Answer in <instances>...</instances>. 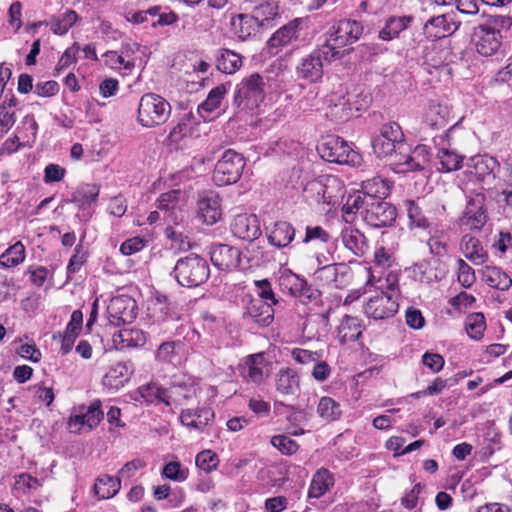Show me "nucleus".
Segmentation results:
<instances>
[{
	"label": "nucleus",
	"mask_w": 512,
	"mask_h": 512,
	"mask_svg": "<svg viewBox=\"0 0 512 512\" xmlns=\"http://www.w3.org/2000/svg\"><path fill=\"white\" fill-rule=\"evenodd\" d=\"M38 124L32 114H27L23 117L20 124L17 126L16 131L22 135L27 143H34L37 136Z\"/></svg>",
	"instance_id": "obj_54"
},
{
	"label": "nucleus",
	"mask_w": 512,
	"mask_h": 512,
	"mask_svg": "<svg viewBox=\"0 0 512 512\" xmlns=\"http://www.w3.org/2000/svg\"><path fill=\"white\" fill-rule=\"evenodd\" d=\"M217 464V455L210 450L202 451L196 456L197 467L205 472L213 471L216 469Z\"/></svg>",
	"instance_id": "obj_61"
},
{
	"label": "nucleus",
	"mask_w": 512,
	"mask_h": 512,
	"mask_svg": "<svg viewBox=\"0 0 512 512\" xmlns=\"http://www.w3.org/2000/svg\"><path fill=\"white\" fill-rule=\"evenodd\" d=\"M265 366L264 355L253 354L246 358L242 367V375L248 381L260 384L264 379L263 368Z\"/></svg>",
	"instance_id": "obj_36"
},
{
	"label": "nucleus",
	"mask_w": 512,
	"mask_h": 512,
	"mask_svg": "<svg viewBox=\"0 0 512 512\" xmlns=\"http://www.w3.org/2000/svg\"><path fill=\"white\" fill-rule=\"evenodd\" d=\"M343 245L355 256L361 257L369 249L365 235L358 229L346 228L341 234Z\"/></svg>",
	"instance_id": "obj_34"
},
{
	"label": "nucleus",
	"mask_w": 512,
	"mask_h": 512,
	"mask_svg": "<svg viewBox=\"0 0 512 512\" xmlns=\"http://www.w3.org/2000/svg\"><path fill=\"white\" fill-rule=\"evenodd\" d=\"M412 21L411 16H392L386 20L384 28L379 32V38L382 40H392L397 37L401 31L405 30Z\"/></svg>",
	"instance_id": "obj_43"
},
{
	"label": "nucleus",
	"mask_w": 512,
	"mask_h": 512,
	"mask_svg": "<svg viewBox=\"0 0 512 512\" xmlns=\"http://www.w3.org/2000/svg\"><path fill=\"white\" fill-rule=\"evenodd\" d=\"M242 66V56L230 49H219L216 54V67L226 74H234Z\"/></svg>",
	"instance_id": "obj_37"
},
{
	"label": "nucleus",
	"mask_w": 512,
	"mask_h": 512,
	"mask_svg": "<svg viewBox=\"0 0 512 512\" xmlns=\"http://www.w3.org/2000/svg\"><path fill=\"white\" fill-rule=\"evenodd\" d=\"M258 24L260 23L254 15H238L237 18L232 20L234 33L242 41H245L255 33Z\"/></svg>",
	"instance_id": "obj_46"
},
{
	"label": "nucleus",
	"mask_w": 512,
	"mask_h": 512,
	"mask_svg": "<svg viewBox=\"0 0 512 512\" xmlns=\"http://www.w3.org/2000/svg\"><path fill=\"white\" fill-rule=\"evenodd\" d=\"M407 213L411 224L415 227L427 229L430 226L428 219L423 215V212L414 201L407 202Z\"/></svg>",
	"instance_id": "obj_59"
},
{
	"label": "nucleus",
	"mask_w": 512,
	"mask_h": 512,
	"mask_svg": "<svg viewBox=\"0 0 512 512\" xmlns=\"http://www.w3.org/2000/svg\"><path fill=\"white\" fill-rule=\"evenodd\" d=\"M213 418V410L204 407L196 410L185 409L180 414V421L183 425L198 431H203Z\"/></svg>",
	"instance_id": "obj_30"
},
{
	"label": "nucleus",
	"mask_w": 512,
	"mask_h": 512,
	"mask_svg": "<svg viewBox=\"0 0 512 512\" xmlns=\"http://www.w3.org/2000/svg\"><path fill=\"white\" fill-rule=\"evenodd\" d=\"M278 14V5L271 1L261 3L256 6L254 10V16L260 24H263L264 21L274 19Z\"/></svg>",
	"instance_id": "obj_58"
},
{
	"label": "nucleus",
	"mask_w": 512,
	"mask_h": 512,
	"mask_svg": "<svg viewBox=\"0 0 512 512\" xmlns=\"http://www.w3.org/2000/svg\"><path fill=\"white\" fill-rule=\"evenodd\" d=\"M303 193L308 201L323 204V176L308 181L303 188Z\"/></svg>",
	"instance_id": "obj_56"
},
{
	"label": "nucleus",
	"mask_w": 512,
	"mask_h": 512,
	"mask_svg": "<svg viewBox=\"0 0 512 512\" xmlns=\"http://www.w3.org/2000/svg\"><path fill=\"white\" fill-rule=\"evenodd\" d=\"M171 111L172 107L164 97L148 92L139 100L136 120L144 128H156L168 121Z\"/></svg>",
	"instance_id": "obj_3"
},
{
	"label": "nucleus",
	"mask_w": 512,
	"mask_h": 512,
	"mask_svg": "<svg viewBox=\"0 0 512 512\" xmlns=\"http://www.w3.org/2000/svg\"><path fill=\"white\" fill-rule=\"evenodd\" d=\"M83 322V315L80 310L72 312L71 319L67 324L66 330L62 337L61 351L63 354H68L77 338Z\"/></svg>",
	"instance_id": "obj_39"
},
{
	"label": "nucleus",
	"mask_w": 512,
	"mask_h": 512,
	"mask_svg": "<svg viewBox=\"0 0 512 512\" xmlns=\"http://www.w3.org/2000/svg\"><path fill=\"white\" fill-rule=\"evenodd\" d=\"M333 476L327 469L318 470L311 481L308 496L310 498H320L333 485Z\"/></svg>",
	"instance_id": "obj_42"
},
{
	"label": "nucleus",
	"mask_w": 512,
	"mask_h": 512,
	"mask_svg": "<svg viewBox=\"0 0 512 512\" xmlns=\"http://www.w3.org/2000/svg\"><path fill=\"white\" fill-rule=\"evenodd\" d=\"M146 246V241L141 237H132L125 240L120 246V252L124 256H130L140 252Z\"/></svg>",
	"instance_id": "obj_64"
},
{
	"label": "nucleus",
	"mask_w": 512,
	"mask_h": 512,
	"mask_svg": "<svg viewBox=\"0 0 512 512\" xmlns=\"http://www.w3.org/2000/svg\"><path fill=\"white\" fill-rule=\"evenodd\" d=\"M162 474L170 480L182 482L188 477V469L183 468L178 461H171L164 466Z\"/></svg>",
	"instance_id": "obj_57"
},
{
	"label": "nucleus",
	"mask_w": 512,
	"mask_h": 512,
	"mask_svg": "<svg viewBox=\"0 0 512 512\" xmlns=\"http://www.w3.org/2000/svg\"><path fill=\"white\" fill-rule=\"evenodd\" d=\"M107 313L112 325L129 324L137 316V305L135 300L128 296L114 297L107 307Z\"/></svg>",
	"instance_id": "obj_14"
},
{
	"label": "nucleus",
	"mask_w": 512,
	"mask_h": 512,
	"mask_svg": "<svg viewBox=\"0 0 512 512\" xmlns=\"http://www.w3.org/2000/svg\"><path fill=\"white\" fill-rule=\"evenodd\" d=\"M460 22L452 14H442L430 18L423 27L424 34L431 39H440L453 34Z\"/></svg>",
	"instance_id": "obj_20"
},
{
	"label": "nucleus",
	"mask_w": 512,
	"mask_h": 512,
	"mask_svg": "<svg viewBox=\"0 0 512 512\" xmlns=\"http://www.w3.org/2000/svg\"><path fill=\"white\" fill-rule=\"evenodd\" d=\"M364 210L361 212L363 220L371 227L382 228L392 225L395 221L396 208L381 199L368 198Z\"/></svg>",
	"instance_id": "obj_11"
},
{
	"label": "nucleus",
	"mask_w": 512,
	"mask_h": 512,
	"mask_svg": "<svg viewBox=\"0 0 512 512\" xmlns=\"http://www.w3.org/2000/svg\"><path fill=\"white\" fill-rule=\"evenodd\" d=\"M244 167V157L232 149H227L214 168L213 182L217 186L236 183L241 177Z\"/></svg>",
	"instance_id": "obj_7"
},
{
	"label": "nucleus",
	"mask_w": 512,
	"mask_h": 512,
	"mask_svg": "<svg viewBox=\"0 0 512 512\" xmlns=\"http://www.w3.org/2000/svg\"><path fill=\"white\" fill-rule=\"evenodd\" d=\"M365 198H376L384 200L390 192L387 182L379 177H374L363 181L362 191H360Z\"/></svg>",
	"instance_id": "obj_47"
},
{
	"label": "nucleus",
	"mask_w": 512,
	"mask_h": 512,
	"mask_svg": "<svg viewBox=\"0 0 512 512\" xmlns=\"http://www.w3.org/2000/svg\"><path fill=\"white\" fill-rule=\"evenodd\" d=\"M233 235L239 239L253 241L261 235L260 224L255 215H237L231 225Z\"/></svg>",
	"instance_id": "obj_21"
},
{
	"label": "nucleus",
	"mask_w": 512,
	"mask_h": 512,
	"mask_svg": "<svg viewBox=\"0 0 512 512\" xmlns=\"http://www.w3.org/2000/svg\"><path fill=\"white\" fill-rule=\"evenodd\" d=\"M403 161L397 162L399 173L419 171L425 168L429 162V153L426 146H417L410 154L403 156Z\"/></svg>",
	"instance_id": "obj_33"
},
{
	"label": "nucleus",
	"mask_w": 512,
	"mask_h": 512,
	"mask_svg": "<svg viewBox=\"0 0 512 512\" xmlns=\"http://www.w3.org/2000/svg\"><path fill=\"white\" fill-rule=\"evenodd\" d=\"M363 332V326L357 317L344 315L336 328V337L341 344L358 340Z\"/></svg>",
	"instance_id": "obj_29"
},
{
	"label": "nucleus",
	"mask_w": 512,
	"mask_h": 512,
	"mask_svg": "<svg viewBox=\"0 0 512 512\" xmlns=\"http://www.w3.org/2000/svg\"><path fill=\"white\" fill-rule=\"evenodd\" d=\"M451 118L448 106L440 103H431L424 114V123L433 130L445 128Z\"/></svg>",
	"instance_id": "obj_32"
},
{
	"label": "nucleus",
	"mask_w": 512,
	"mask_h": 512,
	"mask_svg": "<svg viewBox=\"0 0 512 512\" xmlns=\"http://www.w3.org/2000/svg\"><path fill=\"white\" fill-rule=\"evenodd\" d=\"M100 188L96 184H82L72 194V202L79 207L89 206L98 199Z\"/></svg>",
	"instance_id": "obj_48"
},
{
	"label": "nucleus",
	"mask_w": 512,
	"mask_h": 512,
	"mask_svg": "<svg viewBox=\"0 0 512 512\" xmlns=\"http://www.w3.org/2000/svg\"><path fill=\"white\" fill-rule=\"evenodd\" d=\"M457 267L458 281L465 288L471 287L476 280L474 270L463 259L457 260Z\"/></svg>",
	"instance_id": "obj_62"
},
{
	"label": "nucleus",
	"mask_w": 512,
	"mask_h": 512,
	"mask_svg": "<svg viewBox=\"0 0 512 512\" xmlns=\"http://www.w3.org/2000/svg\"><path fill=\"white\" fill-rule=\"evenodd\" d=\"M363 30V25L356 20H340L336 25L329 29L326 42L323 45L327 47V49L331 50V52L340 51V48L358 41Z\"/></svg>",
	"instance_id": "obj_8"
},
{
	"label": "nucleus",
	"mask_w": 512,
	"mask_h": 512,
	"mask_svg": "<svg viewBox=\"0 0 512 512\" xmlns=\"http://www.w3.org/2000/svg\"><path fill=\"white\" fill-rule=\"evenodd\" d=\"M264 86L263 77L258 73L243 78L236 87L233 104L237 107L244 105L249 109L257 107L265 97Z\"/></svg>",
	"instance_id": "obj_9"
},
{
	"label": "nucleus",
	"mask_w": 512,
	"mask_h": 512,
	"mask_svg": "<svg viewBox=\"0 0 512 512\" xmlns=\"http://www.w3.org/2000/svg\"><path fill=\"white\" fill-rule=\"evenodd\" d=\"M179 190H172L160 195L157 200V209L164 213V219L177 223Z\"/></svg>",
	"instance_id": "obj_38"
},
{
	"label": "nucleus",
	"mask_w": 512,
	"mask_h": 512,
	"mask_svg": "<svg viewBox=\"0 0 512 512\" xmlns=\"http://www.w3.org/2000/svg\"><path fill=\"white\" fill-rule=\"evenodd\" d=\"M227 93L225 84H220L210 90L206 100L199 106L198 111L211 113L220 107V104Z\"/></svg>",
	"instance_id": "obj_53"
},
{
	"label": "nucleus",
	"mask_w": 512,
	"mask_h": 512,
	"mask_svg": "<svg viewBox=\"0 0 512 512\" xmlns=\"http://www.w3.org/2000/svg\"><path fill=\"white\" fill-rule=\"evenodd\" d=\"M222 215L221 198L214 191H204L198 198V216L207 225H213Z\"/></svg>",
	"instance_id": "obj_19"
},
{
	"label": "nucleus",
	"mask_w": 512,
	"mask_h": 512,
	"mask_svg": "<svg viewBox=\"0 0 512 512\" xmlns=\"http://www.w3.org/2000/svg\"><path fill=\"white\" fill-rule=\"evenodd\" d=\"M274 385L281 396H295L300 391V376L293 368H282L274 376Z\"/></svg>",
	"instance_id": "obj_24"
},
{
	"label": "nucleus",
	"mask_w": 512,
	"mask_h": 512,
	"mask_svg": "<svg viewBox=\"0 0 512 512\" xmlns=\"http://www.w3.org/2000/svg\"><path fill=\"white\" fill-rule=\"evenodd\" d=\"M499 168L496 158L488 155H479L470 159L467 172L480 182L495 178V171Z\"/></svg>",
	"instance_id": "obj_23"
},
{
	"label": "nucleus",
	"mask_w": 512,
	"mask_h": 512,
	"mask_svg": "<svg viewBox=\"0 0 512 512\" xmlns=\"http://www.w3.org/2000/svg\"><path fill=\"white\" fill-rule=\"evenodd\" d=\"M241 251L228 244H213L210 247L212 264L223 271L234 270L241 265Z\"/></svg>",
	"instance_id": "obj_16"
},
{
	"label": "nucleus",
	"mask_w": 512,
	"mask_h": 512,
	"mask_svg": "<svg viewBox=\"0 0 512 512\" xmlns=\"http://www.w3.org/2000/svg\"><path fill=\"white\" fill-rule=\"evenodd\" d=\"M340 51L327 49L324 45L313 50L310 54L302 57L296 66V75L308 83H317L321 81L324 75V60L331 61L341 58Z\"/></svg>",
	"instance_id": "obj_5"
},
{
	"label": "nucleus",
	"mask_w": 512,
	"mask_h": 512,
	"mask_svg": "<svg viewBox=\"0 0 512 512\" xmlns=\"http://www.w3.org/2000/svg\"><path fill=\"white\" fill-rule=\"evenodd\" d=\"M460 249L464 256L474 265H482L488 260V253L479 239L471 234H464L460 242Z\"/></svg>",
	"instance_id": "obj_27"
},
{
	"label": "nucleus",
	"mask_w": 512,
	"mask_h": 512,
	"mask_svg": "<svg viewBox=\"0 0 512 512\" xmlns=\"http://www.w3.org/2000/svg\"><path fill=\"white\" fill-rule=\"evenodd\" d=\"M487 221L486 196L483 193L470 195L462 216L459 218L460 226L480 231Z\"/></svg>",
	"instance_id": "obj_12"
},
{
	"label": "nucleus",
	"mask_w": 512,
	"mask_h": 512,
	"mask_svg": "<svg viewBox=\"0 0 512 512\" xmlns=\"http://www.w3.org/2000/svg\"><path fill=\"white\" fill-rule=\"evenodd\" d=\"M317 413L325 421H335L341 416L339 403L330 397H322L317 406Z\"/></svg>",
	"instance_id": "obj_52"
},
{
	"label": "nucleus",
	"mask_w": 512,
	"mask_h": 512,
	"mask_svg": "<svg viewBox=\"0 0 512 512\" xmlns=\"http://www.w3.org/2000/svg\"><path fill=\"white\" fill-rule=\"evenodd\" d=\"M460 129L459 122H456L445 132L444 135L434 137V143L439 147L437 157L439 159L442 172H451L459 170L462 167L463 156L456 153L454 150L445 147V142L450 145L453 133Z\"/></svg>",
	"instance_id": "obj_13"
},
{
	"label": "nucleus",
	"mask_w": 512,
	"mask_h": 512,
	"mask_svg": "<svg viewBox=\"0 0 512 512\" xmlns=\"http://www.w3.org/2000/svg\"><path fill=\"white\" fill-rule=\"evenodd\" d=\"M103 415L101 403L99 400H96L88 407H79L77 412L70 417L69 426L71 428L77 427L78 429L82 426H87L89 429H92L99 424Z\"/></svg>",
	"instance_id": "obj_22"
},
{
	"label": "nucleus",
	"mask_w": 512,
	"mask_h": 512,
	"mask_svg": "<svg viewBox=\"0 0 512 512\" xmlns=\"http://www.w3.org/2000/svg\"><path fill=\"white\" fill-rule=\"evenodd\" d=\"M177 343L174 341L163 342L156 351V360L163 363H173L175 360Z\"/></svg>",
	"instance_id": "obj_63"
},
{
	"label": "nucleus",
	"mask_w": 512,
	"mask_h": 512,
	"mask_svg": "<svg viewBox=\"0 0 512 512\" xmlns=\"http://www.w3.org/2000/svg\"><path fill=\"white\" fill-rule=\"evenodd\" d=\"M172 275L183 287H198L208 280L210 268L206 259L191 253L177 260Z\"/></svg>",
	"instance_id": "obj_4"
},
{
	"label": "nucleus",
	"mask_w": 512,
	"mask_h": 512,
	"mask_svg": "<svg viewBox=\"0 0 512 512\" xmlns=\"http://www.w3.org/2000/svg\"><path fill=\"white\" fill-rule=\"evenodd\" d=\"M512 26V18L506 15H492L474 28L472 42L478 54L492 56L502 45L503 32Z\"/></svg>",
	"instance_id": "obj_2"
},
{
	"label": "nucleus",
	"mask_w": 512,
	"mask_h": 512,
	"mask_svg": "<svg viewBox=\"0 0 512 512\" xmlns=\"http://www.w3.org/2000/svg\"><path fill=\"white\" fill-rule=\"evenodd\" d=\"M344 184L334 175L323 176V204L336 205L344 196Z\"/></svg>",
	"instance_id": "obj_35"
},
{
	"label": "nucleus",
	"mask_w": 512,
	"mask_h": 512,
	"mask_svg": "<svg viewBox=\"0 0 512 512\" xmlns=\"http://www.w3.org/2000/svg\"><path fill=\"white\" fill-rule=\"evenodd\" d=\"M273 316L272 305L263 299L252 298L246 306V317L261 326H268L273 321Z\"/></svg>",
	"instance_id": "obj_28"
},
{
	"label": "nucleus",
	"mask_w": 512,
	"mask_h": 512,
	"mask_svg": "<svg viewBox=\"0 0 512 512\" xmlns=\"http://www.w3.org/2000/svg\"><path fill=\"white\" fill-rule=\"evenodd\" d=\"M349 268L344 263L318 267L313 273L315 282L322 287L340 289L346 285Z\"/></svg>",
	"instance_id": "obj_15"
},
{
	"label": "nucleus",
	"mask_w": 512,
	"mask_h": 512,
	"mask_svg": "<svg viewBox=\"0 0 512 512\" xmlns=\"http://www.w3.org/2000/svg\"><path fill=\"white\" fill-rule=\"evenodd\" d=\"M78 20V14L72 9L66 10L63 14L51 20V30L57 35L66 34Z\"/></svg>",
	"instance_id": "obj_51"
},
{
	"label": "nucleus",
	"mask_w": 512,
	"mask_h": 512,
	"mask_svg": "<svg viewBox=\"0 0 512 512\" xmlns=\"http://www.w3.org/2000/svg\"><path fill=\"white\" fill-rule=\"evenodd\" d=\"M146 343V335L140 329H122L112 336V344L116 350L139 348Z\"/></svg>",
	"instance_id": "obj_26"
},
{
	"label": "nucleus",
	"mask_w": 512,
	"mask_h": 512,
	"mask_svg": "<svg viewBox=\"0 0 512 512\" xmlns=\"http://www.w3.org/2000/svg\"><path fill=\"white\" fill-rule=\"evenodd\" d=\"M368 198H365L360 191L354 193L353 195H349L345 204L342 207L343 217L346 222H352L354 216L357 213H360L364 210L368 202Z\"/></svg>",
	"instance_id": "obj_49"
},
{
	"label": "nucleus",
	"mask_w": 512,
	"mask_h": 512,
	"mask_svg": "<svg viewBox=\"0 0 512 512\" xmlns=\"http://www.w3.org/2000/svg\"><path fill=\"white\" fill-rule=\"evenodd\" d=\"M17 100L14 95L7 96L0 104V133H7L16 122Z\"/></svg>",
	"instance_id": "obj_41"
},
{
	"label": "nucleus",
	"mask_w": 512,
	"mask_h": 512,
	"mask_svg": "<svg viewBox=\"0 0 512 512\" xmlns=\"http://www.w3.org/2000/svg\"><path fill=\"white\" fill-rule=\"evenodd\" d=\"M120 479L109 475H101L97 478L93 490L99 499H109L120 490Z\"/></svg>",
	"instance_id": "obj_40"
},
{
	"label": "nucleus",
	"mask_w": 512,
	"mask_h": 512,
	"mask_svg": "<svg viewBox=\"0 0 512 512\" xmlns=\"http://www.w3.org/2000/svg\"><path fill=\"white\" fill-rule=\"evenodd\" d=\"M321 157L331 163L354 164L358 155L341 137L327 136L318 147Z\"/></svg>",
	"instance_id": "obj_10"
},
{
	"label": "nucleus",
	"mask_w": 512,
	"mask_h": 512,
	"mask_svg": "<svg viewBox=\"0 0 512 512\" xmlns=\"http://www.w3.org/2000/svg\"><path fill=\"white\" fill-rule=\"evenodd\" d=\"M25 260V247L22 242L18 241L0 256V265L10 268L15 267Z\"/></svg>",
	"instance_id": "obj_50"
},
{
	"label": "nucleus",
	"mask_w": 512,
	"mask_h": 512,
	"mask_svg": "<svg viewBox=\"0 0 512 512\" xmlns=\"http://www.w3.org/2000/svg\"><path fill=\"white\" fill-rule=\"evenodd\" d=\"M298 22L297 20L291 21L283 27L279 28L269 39L268 44L270 48H280L286 46L297 37Z\"/></svg>",
	"instance_id": "obj_44"
},
{
	"label": "nucleus",
	"mask_w": 512,
	"mask_h": 512,
	"mask_svg": "<svg viewBox=\"0 0 512 512\" xmlns=\"http://www.w3.org/2000/svg\"><path fill=\"white\" fill-rule=\"evenodd\" d=\"M294 237L295 229L286 221H277L268 229V241L277 248L287 247Z\"/></svg>",
	"instance_id": "obj_31"
},
{
	"label": "nucleus",
	"mask_w": 512,
	"mask_h": 512,
	"mask_svg": "<svg viewBox=\"0 0 512 512\" xmlns=\"http://www.w3.org/2000/svg\"><path fill=\"white\" fill-rule=\"evenodd\" d=\"M142 398L150 403H163L167 407L186 405L197 396L194 381L186 375H174L167 387L150 383L139 387Z\"/></svg>",
	"instance_id": "obj_1"
},
{
	"label": "nucleus",
	"mask_w": 512,
	"mask_h": 512,
	"mask_svg": "<svg viewBox=\"0 0 512 512\" xmlns=\"http://www.w3.org/2000/svg\"><path fill=\"white\" fill-rule=\"evenodd\" d=\"M132 370L127 363L112 365L102 378V385L110 392L118 391L130 379Z\"/></svg>",
	"instance_id": "obj_25"
},
{
	"label": "nucleus",
	"mask_w": 512,
	"mask_h": 512,
	"mask_svg": "<svg viewBox=\"0 0 512 512\" xmlns=\"http://www.w3.org/2000/svg\"><path fill=\"white\" fill-rule=\"evenodd\" d=\"M398 310V303L392 295L379 293L367 301L365 314L374 320H383L392 317Z\"/></svg>",
	"instance_id": "obj_17"
},
{
	"label": "nucleus",
	"mask_w": 512,
	"mask_h": 512,
	"mask_svg": "<svg viewBox=\"0 0 512 512\" xmlns=\"http://www.w3.org/2000/svg\"><path fill=\"white\" fill-rule=\"evenodd\" d=\"M271 444L277 448L282 454L292 455L299 446L293 439L285 435H275L271 438Z\"/></svg>",
	"instance_id": "obj_60"
},
{
	"label": "nucleus",
	"mask_w": 512,
	"mask_h": 512,
	"mask_svg": "<svg viewBox=\"0 0 512 512\" xmlns=\"http://www.w3.org/2000/svg\"><path fill=\"white\" fill-rule=\"evenodd\" d=\"M404 133L396 122H388L382 125L380 133L372 138L373 152L378 158L388 156L397 157V151L402 153L406 149Z\"/></svg>",
	"instance_id": "obj_6"
},
{
	"label": "nucleus",
	"mask_w": 512,
	"mask_h": 512,
	"mask_svg": "<svg viewBox=\"0 0 512 512\" xmlns=\"http://www.w3.org/2000/svg\"><path fill=\"white\" fill-rule=\"evenodd\" d=\"M279 286L283 292L299 298L301 301L312 300L315 298L312 289L308 286L305 279L299 277L292 271L285 269L280 273Z\"/></svg>",
	"instance_id": "obj_18"
},
{
	"label": "nucleus",
	"mask_w": 512,
	"mask_h": 512,
	"mask_svg": "<svg viewBox=\"0 0 512 512\" xmlns=\"http://www.w3.org/2000/svg\"><path fill=\"white\" fill-rule=\"evenodd\" d=\"M483 280L492 288L507 290L512 285V279L508 274L495 266H487L483 271Z\"/></svg>",
	"instance_id": "obj_45"
},
{
	"label": "nucleus",
	"mask_w": 512,
	"mask_h": 512,
	"mask_svg": "<svg viewBox=\"0 0 512 512\" xmlns=\"http://www.w3.org/2000/svg\"><path fill=\"white\" fill-rule=\"evenodd\" d=\"M486 329V322L482 313H472L466 319V330L468 335L475 340L482 337Z\"/></svg>",
	"instance_id": "obj_55"
}]
</instances>
